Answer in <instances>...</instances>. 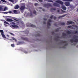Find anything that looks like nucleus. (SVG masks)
I'll list each match as a JSON object with an SVG mask.
<instances>
[{"label": "nucleus", "mask_w": 78, "mask_h": 78, "mask_svg": "<svg viewBox=\"0 0 78 78\" xmlns=\"http://www.w3.org/2000/svg\"><path fill=\"white\" fill-rule=\"evenodd\" d=\"M62 8L64 10H66L67 9L65 5H62Z\"/></svg>", "instance_id": "14"}, {"label": "nucleus", "mask_w": 78, "mask_h": 78, "mask_svg": "<svg viewBox=\"0 0 78 78\" xmlns=\"http://www.w3.org/2000/svg\"><path fill=\"white\" fill-rule=\"evenodd\" d=\"M9 33L12 36H15V35L14 34H12V33H11V32H9Z\"/></svg>", "instance_id": "31"}, {"label": "nucleus", "mask_w": 78, "mask_h": 78, "mask_svg": "<svg viewBox=\"0 0 78 78\" xmlns=\"http://www.w3.org/2000/svg\"><path fill=\"white\" fill-rule=\"evenodd\" d=\"M53 18V19L54 20H55L56 19V16H51V17H50V18L51 19H52Z\"/></svg>", "instance_id": "11"}, {"label": "nucleus", "mask_w": 78, "mask_h": 78, "mask_svg": "<svg viewBox=\"0 0 78 78\" xmlns=\"http://www.w3.org/2000/svg\"><path fill=\"white\" fill-rule=\"evenodd\" d=\"M27 26L28 27H35L36 26H34L33 24H29L28 25H27Z\"/></svg>", "instance_id": "8"}, {"label": "nucleus", "mask_w": 78, "mask_h": 78, "mask_svg": "<svg viewBox=\"0 0 78 78\" xmlns=\"http://www.w3.org/2000/svg\"><path fill=\"white\" fill-rule=\"evenodd\" d=\"M49 23L51 22V20H49Z\"/></svg>", "instance_id": "53"}, {"label": "nucleus", "mask_w": 78, "mask_h": 78, "mask_svg": "<svg viewBox=\"0 0 78 78\" xmlns=\"http://www.w3.org/2000/svg\"><path fill=\"white\" fill-rule=\"evenodd\" d=\"M76 11H77V12H78V9H77Z\"/></svg>", "instance_id": "58"}, {"label": "nucleus", "mask_w": 78, "mask_h": 78, "mask_svg": "<svg viewBox=\"0 0 78 78\" xmlns=\"http://www.w3.org/2000/svg\"><path fill=\"white\" fill-rule=\"evenodd\" d=\"M0 32L1 34L2 37L4 38H6L5 34H4V31L3 30H0Z\"/></svg>", "instance_id": "2"}, {"label": "nucleus", "mask_w": 78, "mask_h": 78, "mask_svg": "<svg viewBox=\"0 0 78 78\" xmlns=\"http://www.w3.org/2000/svg\"><path fill=\"white\" fill-rule=\"evenodd\" d=\"M57 12H60V10H58Z\"/></svg>", "instance_id": "56"}, {"label": "nucleus", "mask_w": 78, "mask_h": 78, "mask_svg": "<svg viewBox=\"0 0 78 78\" xmlns=\"http://www.w3.org/2000/svg\"><path fill=\"white\" fill-rule=\"evenodd\" d=\"M54 25L55 26L57 27V25L56 24V23L54 24Z\"/></svg>", "instance_id": "46"}, {"label": "nucleus", "mask_w": 78, "mask_h": 78, "mask_svg": "<svg viewBox=\"0 0 78 78\" xmlns=\"http://www.w3.org/2000/svg\"><path fill=\"white\" fill-rule=\"evenodd\" d=\"M56 3H58L61 5H63V2L60 0H57L55 1Z\"/></svg>", "instance_id": "5"}, {"label": "nucleus", "mask_w": 78, "mask_h": 78, "mask_svg": "<svg viewBox=\"0 0 78 78\" xmlns=\"http://www.w3.org/2000/svg\"><path fill=\"white\" fill-rule=\"evenodd\" d=\"M65 4L66 6H69L70 5V2H65Z\"/></svg>", "instance_id": "7"}, {"label": "nucleus", "mask_w": 78, "mask_h": 78, "mask_svg": "<svg viewBox=\"0 0 78 78\" xmlns=\"http://www.w3.org/2000/svg\"><path fill=\"white\" fill-rule=\"evenodd\" d=\"M47 20L45 18H44V20L46 21Z\"/></svg>", "instance_id": "52"}, {"label": "nucleus", "mask_w": 78, "mask_h": 78, "mask_svg": "<svg viewBox=\"0 0 78 78\" xmlns=\"http://www.w3.org/2000/svg\"><path fill=\"white\" fill-rule=\"evenodd\" d=\"M60 43L66 44L65 45L62 47V48H66V46L68 45V44L67 43V42L66 41H64V40H61L60 42Z\"/></svg>", "instance_id": "1"}, {"label": "nucleus", "mask_w": 78, "mask_h": 78, "mask_svg": "<svg viewBox=\"0 0 78 78\" xmlns=\"http://www.w3.org/2000/svg\"><path fill=\"white\" fill-rule=\"evenodd\" d=\"M38 5V4L37 3H35L34 4V5L35 6H37Z\"/></svg>", "instance_id": "43"}, {"label": "nucleus", "mask_w": 78, "mask_h": 78, "mask_svg": "<svg viewBox=\"0 0 78 78\" xmlns=\"http://www.w3.org/2000/svg\"><path fill=\"white\" fill-rule=\"evenodd\" d=\"M75 39L76 38H78V36H76V35H74L73 36V37Z\"/></svg>", "instance_id": "26"}, {"label": "nucleus", "mask_w": 78, "mask_h": 78, "mask_svg": "<svg viewBox=\"0 0 78 78\" xmlns=\"http://www.w3.org/2000/svg\"><path fill=\"white\" fill-rule=\"evenodd\" d=\"M4 23H5V24H7V25L9 24V23L8 22H6L5 21V22H4Z\"/></svg>", "instance_id": "29"}, {"label": "nucleus", "mask_w": 78, "mask_h": 78, "mask_svg": "<svg viewBox=\"0 0 78 78\" xmlns=\"http://www.w3.org/2000/svg\"><path fill=\"white\" fill-rule=\"evenodd\" d=\"M19 8V6L18 5H16L14 7L15 9H18Z\"/></svg>", "instance_id": "15"}, {"label": "nucleus", "mask_w": 78, "mask_h": 78, "mask_svg": "<svg viewBox=\"0 0 78 78\" xmlns=\"http://www.w3.org/2000/svg\"><path fill=\"white\" fill-rule=\"evenodd\" d=\"M75 23L74 22L72 21H68L67 23H66V25H69L72 24H74Z\"/></svg>", "instance_id": "6"}, {"label": "nucleus", "mask_w": 78, "mask_h": 78, "mask_svg": "<svg viewBox=\"0 0 78 78\" xmlns=\"http://www.w3.org/2000/svg\"><path fill=\"white\" fill-rule=\"evenodd\" d=\"M25 53H27V52H25Z\"/></svg>", "instance_id": "63"}, {"label": "nucleus", "mask_w": 78, "mask_h": 78, "mask_svg": "<svg viewBox=\"0 0 78 78\" xmlns=\"http://www.w3.org/2000/svg\"><path fill=\"white\" fill-rule=\"evenodd\" d=\"M11 46L12 47H14L15 45H14V44H11Z\"/></svg>", "instance_id": "45"}, {"label": "nucleus", "mask_w": 78, "mask_h": 78, "mask_svg": "<svg viewBox=\"0 0 78 78\" xmlns=\"http://www.w3.org/2000/svg\"><path fill=\"white\" fill-rule=\"evenodd\" d=\"M66 16V15H64L62 16H60L58 17V19L60 18H62L63 17H65Z\"/></svg>", "instance_id": "20"}, {"label": "nucleus", "mask_w": 78, "mask_h": 78, "mask_svg": "<svg viewBox=\"0 0 78 78\" xmlns=\"http://www.w3.org/2000/svg\"><path fill=\"white\" fill-rule=\"evenodd\" d=\"M7 21L9 22H11L13 21V20H12L10 19H7Z\"/></svg>", "instance_id": "16"}, {"label": "nucleus", "mask_w": 78, "mask_h": 78, "mask_svg": "<svg viewBox=\"0 0 78 78\" xmlns=\"http://www.w3.org/2000/svg\"><path fill=\"white\" fill-rule=\"evenodd\" d=\"M66 33H67L68 34H72V33L71 32L69 31V30H68L66 31Z\"/></svg>", "instance_id": "17"}, {"label": "nucleus", "mask_w": 78, "mask_h": 78, "mask_svg": "<svg viewBox=\"0 0 78 78\" xmlns=\"http://www.w3.org/2000/svg\"><path fill=\"white\" fill-rule=\"evenodd\" d=\"M70 42L72 43H73V42H78V39H75V40H74L73 39H72L70 40Z\"/></svg>", "instance_id": "3"}, {"label": "nucleus", "mask_w": 78, "mask_h": 78, "mask_svg": "<svg viewBox=\"0 0 78 78\" xmlns=\"http://www.w3.org/2000/svg\"><path fill=\"white\" fill-rule=\"evenodd\" d=\"M56 10V8H52L51 9V11H55Z\"/></svg>", "instance_id": "21"}, {"label": "nucleus", "mask_w": 78, "mask_h": 78, "mask_svg": "<svg viewBox=\"0 0 78 78\" xmlns=\"http://www.w3.org/2000/svg\"><path fill=\"white\" fill-rule=\"evenodd\" d=\"M25 9V7L24 6H22L20 7V10L21 11Z\"/></svg>", "instance_id": "13"}, {"label": "nucleus", "mask_w": 78, "mask_h": 78, "mask_svg": "<svg viewBox=\"0 0 78 78\" xmlns=\"http://www.w3.org/2000/svg\"><path fill=\"white\" fill-rule=\"evenodd\" d=\"M1 21H4V20H2Z\"/></svg>", "instance_id": "60"}, {"label": "nucleus", "mask_w": 78, "mask_h": 78, "mask_svg": "<svg viewBox=\"0 0 78 78\" xmlns=\"http://www.w3.org/2000/svg\"><path fill=\"white\" fill-rule=\"evenodd\" d=\"M4 14H7L8 13V12H3Z\"/></svg>", "instance_id": "38"}, {"label": "nucleus", "mask_w": 78, "mask_h": 78, "mask_svg": "<svg viewBox=\"0 0 78 78\" xmlns=\"http://www.w3.org/2000/svg\"><path fill=\"white\" fill-rule=\"evenodd\" d=\"M10 27L13 29H14L15 28H17L19 27L17 25H11V26H10Z\"/></svg>", "instance_id": "4"}, {"label": "nucleus", "mask_w": 78, "mask_h": 78, "mask_svg": "<svg viewBox=\"0 0 78 78\" xmlns=\"http://www.w3.org/2000/svg\"><path fill=\"white\" fill-rule=\"evenodd\" d=\"M62 36L63 37H65V36H66L67 35H66V34H65L64 33H62Z\"/></svg>", "instance_id": "27"}, {"label": "nucleus", "mask_w": 78, "mask_h": 78, "mask_svg": "<svg viewBox=\"0 0 78 78\" xmlns=\"http://www.w3.org/2000/svg\"><path fill=\"white\" fill-rule=\"evenodd\" d=\"M55 32H52V34H55Z\"/></svg>", "instance_id": "50"}, {"label": "nucleus", "mask_w": 78, "mask_h": 78, "mask_svg": "<svg viewBox=\"0 0 78 78\" xmlns=\"http://www.w3.org/2000/svg\"><path fill=\"white\" fill-rule=\"evenodd\" d=\"M52 0H49V1H52Z\"/></svg>", "instance_id": "64"}, {"label": "nucleus", "mask_w": 78, "mask_h": 78, "mask_svg": "<svg viewBox=\"0 0 78 78\" xmlns=\"http://www.w3.org/2000/svg\"><path fill=\"white\" fill-rule=\"evenodd\" d=\"M30 16L31 17H33V14L32 13H30Z\"/></svg>", "instance_id": "47"}, {"label": "nucleus", "mask_w": 78, "mask_h": 78, "mask_svg": "<svg viewBox=\"0 0 78 78\" xmlns=\"http://www.w3.org/2000/svg\"><path fill=\"white\" fill-rule=\"evenodd\" d=\"M20 23L22 24V25H23V26L24 25V22H23L22 21H21L20 22Z\"/></svg>", "instance_id": "25"}, {"label": "nucleus", "mask_w": 78, "mask_h": 78, "mask_svg": "<svg viewBox=\"0 0 78 78\" xmlns=\"http://www.w3.org/2000/svg\"><path fill=\"white\" fill-rule=\"evenodd\" d=\"M21 38L23 40L25 41H28V39L27 38V37H22Z\"/></svg>", "instance_id": "12"}, {"label": "nucleus", "mask_w": 78, "mask_h": 78, "mask_svg": "<svg viewBox=\"0 0 78 78\" xmlns=\"http://www.w3.org/2000/svg\"><path fill=\"white\" fill-rule=\"evenodd\" d=\"M11 24L12 25H14L15 24V23L14 22H12V23H11Z\"/></svg>", "instance_id": "41"}, {"label": "nucleus", "mask_w": 78, "mask_h": 78, "mask_svg": "<svg viewBox=\"0 0 78 78\" xmlns=\"http://www.w3.org/2000/svg\"><path fill=\"white\" fill-rule=\"evenodd\" d=\"M39 8H40V9H42V8H41V7H39Z\"/></svg>", "instance_id": "61"}, {"label": "nucleus", "mask_w": 78, "mask_h": 78, "mask_svg": "<svg viewBox=\"0 0 78 78\" xmlns=\"http://www.w3.org/2000/svg\"><path fill=\"white\" fill-rule=\"evenodd\" d=\"M44 7L48 8L49 6V4L48 3H46V4H44Z\"/></svg>", "instance_id": "10"}, {"label": "nucleus", "mask_w": 78, "mask_h": 78, "mask_svg": "<svg viewBox=\"0 0 78 78\" xmlns=\"http://www.w3.org/2000/svg\"><path fill=\"white\" fill-rule=\"evenodd\" d=\"M61 11H62V12L63 13H66V12L63 10L62 9H61Z\"/></svg>", "instance_id": "36"}, {"label": "nucleus", "mask_w": 78, "mask_h": 78, "mask_svg": "<svg viewBox=\"0 0 78 78\" xmlns=\"http://www.w3.org/2000/svg\"><path fill=\"white\" fill-rule=\"evenodd\" d=\"M43 24H46V22H43Z\"/></svg>", "instance_id": "51"}, {"label": "nucleus", "mask_w": 78, "mask_h": 78, "mask_svg": "<svg viewBox=\"0 0 78 78\" xmlns=\"http://www.w3.org/2000/svg\"><path fill=\"white\" fill-rule=\"evenodd\" d=\"M73 26V27H75L76 28H78V26H76V25H74V24H73L72 25Z\"/></svg>", "instance_id": "24"}, {"label": "nucleus", "mask_w": 78, "mask_h": 78, "mask_svg": "<svg viewBox=\"0 0 78 78\" xmlns=\"http://www.w3.org/2000/svg\"><path fill=\"white\" fill-rule=\"evenodd\" d=\"M42 11H45V9H42Z\"/></svg>", "instance_id": "55"}, {"label": "nucleus", "mask_w": 78, "mask_h": 78, "mask_svg": "<svg viewBox=\"0 0 78 78\" xmlns=\"http://www.w3.org/2000/svg\"><path fill=\"white\" fill-rule=\"evenodd\" d=\"M50 4H49V6H50Z\"/></svg>", "instance_id": "62"}, {"label": "nucleus", "mask_w": 78, "mask_h": 78, "mask_svg": "<svg viewBox=\"0 0 78 78\" xmlns=\"http://www.w3.org/2000/svg\"><path fill=\"white\" fill-rule=\"evenodd\" d=\"M33 13H34V14H35V15H37V14H36V11H34V12H33Z\"/></svg>", "instance_id": "33"}, {"label": "nucleus", "mask_w": 78, "mask_h": 78, "mask_svg": "<svg viewBox=\"0 0 78 78\" xmlns=\"http://www.w3.org/2000/svg\"><path fill=\"white\" fill-rule=\"evenodd\" d=\"M78 33V31H75V33H74L73 34H76Z\"/></svg>", "instance_id": "37"}, {"label": "nucleus", "mask_w": 78, "mask_h": 78, "mask_svg": "<svg viewBox=\"0 0 78 78\" xmlns=\"http://www.w3.org/2000/svg\"><path fill=\"white\" fill-rule=\"evenodd\" d=\"M51 23H49V26H51Z\"/></svg>", "instance_id": "57"}, {"label": "nucleus", "mask_w": 78, "mask_h": 78, "mask_svg": "<svg viewBox=\"0 0 78 78\" xmlns=\"http://www.w3.org/2000/svg\"><path fill=\"white\" fill-rule=\"evenodd\" d=\"M1 1H2V2L6 3V1L5 0H0Z\"/></svg>", "instance_id": "34"}, {"label": "nucleus", "mask_w": 78, "mask_h": 78, "mask_svg": "<svg viewBox=\"0 0 78 78\" xmlns=\"http://www.w3.org/2000/svg\"><path fill=\"white\" fill-rule=\"evenodd\" d=\"M68 28H71V29H73V28L72 26H69L68 27Z\"/></svg>", "instance_id": "18"}, {"label": "nucleus", "mask_w": 78, "mask_h": 78, "mask_svg": "<svg viewBox=\"0 0 78 78\" xmlns=\"http://www.w3.org/2000/svg\"><path fill=\"white\" fill-rule=\"evenodd\" d=\"M13 12H14V13L16 14H17V10H13Z\"/></svg>", "instance_id": "22"}, {"label": "nucleus", "mask_w": 78, "mask_h": 78, "mask_svg": "<svg viewBox=\"0 0 78 78\" xmlns=\"http://www.w3.org/2000/svg\"><path fill=\"white\" fill-rule=\"evenodd\" d=\"M59 30V29H58V28H57V29L55 30V31H56V32L58 31Z\"/></svg>", "instance_id": "32"}, {"label": "nucleus", "mask_w": 78, "mask_h": 78, "mask_svg": "<svg viewBox=\"0 0 78 78\" xmlns=\"http://www.w3.org/2000/svg\"><path fill=\"white\" fill-rule=\"evenodd\" d=\"M60 25H65V23L64 22H62L60 23Z\"/></svg>", "instance_id": "28"}, {"label": "nucleus", "mask_w": 78, "mask_h": 78, "mask_svg": "<svg viewBox=\"0 0 78 78\" xmlns=\"http://www.w3.org/2000/svg\"><path fill=\"white\" fill-rule=\"evenodd\" d=\"M3 10V8L2 7L0 6V11H1L2 10Z\"/></svg>", "instance_id": "30"}, {"label": "nucleus", "mask_w": 78, "mask_h": 78, "mask_svg": "<svg viewBox=\"0 0 78 78\" xmlns=\"http://www.w3.org/2000/svg\"><path fill=\"white\" fill-rule=\"evenodd\" d=\"M40 36V34H38L37 36Z\"/></svg>", "instance_id": "49"}, {"label": "nucleus", "mask_w": 78, "mask_h": 78, "mask_svg": "<svg viewBox=\"0 0 78 78\" xmlns=\"http://www.w3.org/2000/svg\"><path fill=\"white\" fill-rule=\"evenodd\" d=\"M57 38H59V37H58H58H57Z\"/></svg>", "instance_id": "59"}, {"label": "nucleus", "mask_w": 78, "mask_h": 78, "mask_svg": "<svg viewBox=\"0 0 78 78\" xmlns=\"http://www.w3.org/2000/svg\"><path fill=\"white\" fill-rule=\"evenodd\" d=\"M53 5L54 6H56L58 7H59L60 5L57 3H53Z\"/></svg>", "instance_id": "9"}, {"label": "nucleus", "mask_w": 78, "mask_h": 78, "mask_svg": "<svg viewBox=\"0 0 78 78\" xmlns=\"http://www.w3.org/2000/svg\"><path fill=\"white\" fill-rule=\"evenodd\" d=\"M76 43H73V45H74V46H75V45H76Z\"/></svg>", "instance_id": "54"}, {"label": "nucleus", "mask_w": 78, "mask_h": 78, "mask_svg": "<svg viewBox=\"0 0 78 78\" xmlns=\"http://www.w3.org/2000/svg\"><path fill=\"white\" fill-rule=\"evenodd\" d=\"M47 27H48V28H49V21H48V22H47Z\"/></svg>", "instance_id": "23"}, {"label": "nucleus", "mask_w": 78, "mask_h": 78, "mask_svg": "<svg viewBox=\"0 0 78 78\" xmlns=\"http://www.w3.org/2000/svg\"><path fill=\"white\" fill-rule=\"evenodd\" d=\"M13 19L14 20H15L16 21H18V20H16V19H15V18H13Z\"/></svg>", "instance_id": "39"}, {"label": "nucleus", "mask_w": 78, "mask_h": 78, "mask_svg": "<svg viewBox=\"0 0 78 78\" xmlns=\"http://www.w3.org/2000/svg\"><path fill=\"white\" fill-rule=\"evenodd\" d=\"M7 9V7H5L4 9L3 10L4 11H6L7 9Z\"/></svg>", "instance_id": "35"}, {"label": "nucleus", "mask_w": 78, "mask_h": 78, "mask_svg": "<svg viewBox=\"0 0 78 78\" xmlns=\"http://www.w3.org/2000/svg\"><path fill=\"white\" fill-rule=\"evenodd\" d=\"M8 13L11 14V13H12V12H11V11H9V12H8Z\"/></svg>", "instance_id": "48"}, {"label": "nucleus", "mask_w": 78, "mask_h": 78, "mask_svg": "<svg viewBox=\"0 0 78 78\" xmlns=\"http://www.w3.org/2000/svg\"><path fill=\"white\" fill-rule=\"evenodd\" d=\"M63 1H64L70 2H71L73 1V0H63Z\"/></svg>", "instance_id": "19"}, {"label": "nucleus", "mask_w": 78, "mask_h": 78, "mask_svg": "<svg viewBox=\"0 0 78 78\" xmlns=\"http://www.w3.org/2000/svg\"><path fill=\"white\" fill-rule=\"evenodd\" d=\"M8 0L12 2H14L13 0Z\"/></svg>", "instance_id": "40"}, {"label": "nucleus", "mask_w": 78, "mask_h": 78, "mask_svg": "<svg viewBox=\"0 0 78 78\" xmlns=\"http://www.w3.org/2000/svg\"><path fill=\"white\" fill-rule=\"evenodd\" d=\"M39 1L40 2H43V0H39Z\"/></svg>", "instance_id": "42"}, {"label": "nucleus", "mask_w": 78, "mask_h": 78, "mask_svg": "<svg viewBox=\"0 0 78 78\" xmlns=\"http://www.w3.org/2000/svg\"><path fill=\"white\" fill-rule=\"evenodd\" d=\"M12 39H13L14 41H16V40L14 37L12 38Z\"/></svg>", "instance_id": "44"}]
</instances>
